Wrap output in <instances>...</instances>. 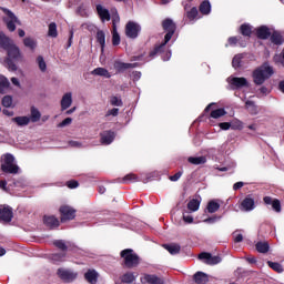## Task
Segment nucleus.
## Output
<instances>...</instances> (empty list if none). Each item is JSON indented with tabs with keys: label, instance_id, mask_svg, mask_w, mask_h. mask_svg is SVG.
Returning <instances> with one entry per match:
<instances>
[{
	"label": "nucleus",
	"instance_id": "60",
	"mask_svg": "<svg viewBox=\"0 0 284 284\" xmlns=\"http://www.w3.org/2000/svg\"><path fill=\"white\" fill-rule=\"evenodd\" d=\"M243 186H244L243 182H236V183H234L233 190H234V192H236L240 189H242Z\"/></svg>",
	"mask_w": 284,
	"mask_h": 284
},
{
	"label": "nucleus",
	"instance_id": "17",
	"mask_svg": "<svg viewBox=\"0 0 284 284\" xmlns=\"http://www.w3.org/2000/svg\"><path fill=\"white\" fill-rule=\"evenodd\" d=\"M135 68H136V63H124L121 61H115L113 63V69H115V72L118 73H122L123 71L132 70Z\"/></svg>",
	"mask_w": 284,
	"mask_h": 284
},
{
	"label": "nucleus",
	"instance_id": "43",
	"mask_svg": "<svg viewBox=\"0 0 284 284\" xmlns=\"http://www.w3.org/2000/svg\"><path fill=\"white\" fill-rule=\"evenodd\" d=\"M110 105H113L115 108H122L123 101L121 100V98L113 95V97H110Z\"/></svg>",
	"mask_w": 284,
	"mask_h": 284
},
{
	"label": "nucleus",
	"instance_id": "23",
	"mask_svg": "<svg viewBox=\"0 0 284 284\" xmlns=\"http://www.w3.org/2000/svg\"><path fill=\"white\" fill-rule=\"evenodd\" d=\"M266 40L271 41L274 45H282V43H284V38H282L280 31H274V33H272V36H268Z\"/></svg>",
	"mask_w": 284,
	"mask_h": 284
},
{
	"label": "nucleus",
	"instance_id": "39",
	"mask_svg": "<svg viewBox=\"0 0 284 284\" xmlns=\"http://www.w3.org/2000/svg\"><path fill=\"white\" fill-rule=\"evenodd\" d=\"M241 40H242V38H240V37H231L227 40V42H229L227 47H234L236 44H240V47L244 48V42H242Z\"/></svg>",
	"mask_w": 284,
	"mask_h": 284
},
{
	"label": "nucleus",
	"instance_id": "11",
	"mask_svg": "<svg viewBox=\"0 0 284 284\" xmlns=\"http://www.w3.org/2000/svg\"><path fill=\"white\" fill-rule=\"evenodd\" d=\"M199 260L204 261V264L210 266L221 264V256H213L212 254L206 252H202L201 254H199Z\"/></svg>",
	"mask_w": 284,
	"mask_h": 284
},
{
	"label": "nucleus",
	"instance_id": "61",
	"mask_svg": "<svg viewBox=\"0 0 284 284\" xmlns=\"http://www.w3.org/2000/svg\"><path fill=\"white\" fill-rule=\"evenodd\" d=\"M217 221V217H207L204 220V223L213 224Z\"/></svg>",
	"mask_w": 284,
	"mask_h": 284
},
{
	"label": "nucleus",
	"instance_id": "7",
	"mask_svg": "<svg viewBox=\"0 0 284 284\" xmlns=\"http://www.w3.org/2000/svg\"><path fill=\"white\" fill-rule=\"evenodd\" d=\"M0 11L6 14V18H2V22L6 23L8 31H16V23H19V18H16V14H13V12L8 8L0 7Z\"/></svg>",
	"mask_w": 284,
	"mask_h": 284
},
{
	"label": "nucleus",
	"instance_id": "59",
	"mask_svg": "<svg viewBox=\"0 0 284 284\" xmlns=\"http://www.w3.org/2000/svg\"><path fill=\"white\" fill-rule=\"evenodd\" d=\"M243 236L242 234L234 233V243H242Z\"/></svg>",
	"mask_w": 284,
	"mask_h": 284
},
{
	"label": "nucleus",
	"instance_id": "64",
	"mask_svg": "<svg viewBox=\"0 0 284 284\" xmlns=\"http://www.w3.org/2000/svg\"><path fill=\"white\" fill-rule=\"evenodd\" d=\"M0 112H2V114H4L6 116H13V111L1 110Z\"/></svg>",
	"mask_w": 284,
	"mask_h": 284
},
{
	"label": "nucleus",
	"instance_id": "48",
	"mask_svg": "<svg viewBox=\"0 0 284 284\" xmlns=\"http://www.w3.org/2000/svg\"><path fill=\"white\" fill-rule=\"evenodd\" d=\"M199 13H202V12L197 11L196 7H193V8H191V11L185 13V17L189 18V20H194V19H196V16Z\"/></svg>",
	"mask_w": 284,
	"mask_h": 284
},
{
	"label": "nucleus",
	"instance_id": "31",
	"mask_svg": "<svg viewBox=\"0 0 284 284\" xmlns=\"http://www.w3.org/2000/svg\"><path fill=\"white\" fill-rule=\"evenodd\" d=\"M164 250H166L170 255H178L180 254V245L179 244H164Z\"/></svg>",
	"mask_w": 284,
	"mask_h": 284
},
{
	"label": "nucleus",
	"instance_id": "18",
	"mask_svg": "<svg viewBox=\"0 0 284 284\" xmlns=\"http://www.w3.org/2000/svg\"><path fill=\"white\" fill-rule=\"evenodd\" d=\"M97 14L100 16V19L102 21H112L115 17L118 18V13H115L113 17H110V11L108 9H104L102 4H97Z\"/></svg>",
	"mask_w": 284,
	"mask_h": 284
},
{
	"label": "nucleus",
	"instance_id": "45",
	"mask_svg": "<svg viewBox=\"0 0 284 284\" xmlns=\"http://www.w3.org/2000/svg\"><path fill=\"white\" fill-rule=\"evenodd\" d=\"M136 183V175L134 173H129L123 176V184Z\"/></svg>",
	"mask_w": 284,
	"mask_h": 284
},
{
	"label": "nucleus",
	"instance_id": "24",
	"mask_svg": "<svg viewBox=\"0 0 284 284\" xmlns=\"http://www.w3.org/2000/svg\"><path fill=\"white\" fill-rule=\"evenodd\" d=\"M121 22V18L115 17L113 18V47L121 44V36H118V31L115 26Z\"/></svg>",
	"mask_w": 284,
	"mask_h": 284
},
{
	"label": "nucleus",
	"instance_id": "50",
	"mask_svg": "<svg viewBox=\"0 0 284 284\" xmlns=\"http://www.w3.org/2000/svg\"><path fill=\"white\" fill-rule=\"evenodd\" d=\"M24 47L29 48V50H34L37 44L32 38H24Z\"/></svg>",
	"mask_w": 284,
	"mask_h": 284
},
{
	"label": "nucleus",
	"instance_id": "12",
	"mask_svg": "<svg viewBox=\"0 0 284 284\" xmlns=\"http://www.w3.org/2000/svg\"><path fill=\"white\" fill-rule=\"evenodd\" d=\"M240 210H242V212H251L255 210V200H253L252 195H247L242 200L240 203Z\"/></svg>",
	"mask_w": 284,
	"mask_h": 284
},
{
	"label": "nucleus",
	"instance_id": "40",
	"mask_svg": "<svg viewBox=\"0 0 284 284\" xmlns=\"http://www.w3.org/2000/svg\"><path fill=\"white\" fill-rule=\"evenodd\" d=\"M245 108L247 110H251V114L255 115V114H258V106H255V102L253 101H245Z\"/></svg>",
	"mask_w": 284,
	"mask_h": 284
},
{
	"label": "nucleus",
	"instance_id": "13",
	"mask_svg": "<svg viewBox=\"0 0 284 284\" xmlns=\"http://www.w3.org/2000/svg\"><path fill=\"white\" fill-rule=\"evenodd\" d=\"M274 34V31H270L268 27L266 26H261L258 28H255V38L262 41H266L268 37H272Z\"/></svg>",
	"mask_w": 284,
	"mask_h": 284
},
{
	"label": "nucleus",
	"instance_id": "33",
	"mask_svg": "<svg viewBox=\"0 0 284 284\" xmlns=\"http://www.w3.org/2000/svg\"><path fill=\"white\" fill-rule=\"evenodd\" d=\"M255 252H258L261 254L268 253V243H266V242L255 243Z\"/></svg>",
	"mask_w": 284,
	"mask_h": 284
},
{
	"label": "nucleus",
	"instance_id": "56",
	"mask_svg": "<svg viewBox=\"0 0 284 284\" xmlns=\"http://www.w3.org/2000/svg\"><path fill=\"white\" fill-rule=\"evenodd\" d=\"M217 128H221V130H223V131H229L231 129V123L221 122L220 124H217Z\"/></svg>",
	"mask_w": 284,
	"mask_h": 284
},
{
	"label": "nucleus",
	"instance_id": "10",
	"mask_svg": "<svg viewBox=\"0 0 284 284\" xmlns=\"http://www.w3.org/2000/svg\"><path fill=\"white\" fill-rule=\"evenodd\" d=\"M59 219H62V223L74 220V209L72 206L62 205L59 206Z\"/></svg>",
	"mask_w": 284,
	"mask_h": 284
},
{
	"label": "nucleus",
	"instance_id": "30",
	"mask_svg": "<svg viewBox=\"0 0 284 284\" xmlns=\"http://www.w3.org/2000/svg\"><path fill=\"white\" fill-rule=\"evenodd\" d=\"M91 75L94 77H104V79H110V72L108 69L104 68H97L93 71H91Z\"/></svg>",
	"mask_w": 284,
	"mask_h": 284
},
{
	"label": "nucleus",
	"instance_id": "46",
	"mask_svg": "<svg viewBox=\"0 0 284 284\" xmlns=\"http://www.w3.org/2000/svg\"><path fill=\"white\" fill-rule=\"evenodd\" d=\"M186 207H189V211L191 212L199 211V200L189 201V204H186Z\"/></svg>",
	"mask_w": 284,
	"mask_h": 284
},
{
	"label": "nucleus",
	"instance_id": "42",
	"mask_svg": "<svg viewBox=\"0 0 284 284\" xmlns=\"http://www.w3.org/2000/svg\"><path fill=\"white\" fill-rule=\"evenodd\" d=\"M266 265L268 268H272V271L277 272V274L282 273V265L280 263L268 261L266 262Z\"/></svg>",
	"mask_w": 284,
	"mask_h": 284
},
{
	"label": "nucleus",
	"instance_id": "35",
	"mask_svg": "<svg viewBox=\"0 0 284 284\" xmlns=\"http://www.w3.org/2000/svg\"><path fill=\"white\" fill-rule=\"evenodd\" d=\"M189 163H191L193 165H203L204 163H206V158H204V156H191V158H189Z\"/></svg>",
	"mask_w": 284,
	"mask_h": 284
},
{
	"label": "nucleus",
	"instance_id": "3",
	"mask_svg": "<svg viewBox=\"0 0 284 284\" xmlns=\"http://www.w3.org/2000/svg\"><path fill=\"white\" fill-rule=\"evenodd\" d=\"M274 74V70L272 67L266 64L258 67L257 69L253 70V83L255 85H263L268 78H272Z\"/></svg>",
	"mask_w": 284,
	"mask_h": 284
},
{
	"label": "nucleus",
	"instance_id": "44",
	"mask_svg": "<svg viewBox=\"0 0 284 284\" xmlns=\"http://www.w3.org/2000/svg\"><path fill=\"white\" fill-rule=\"evenodd\" d=\"M242 64V54L234 55V59L231 60V67L239 69Z\"/></svg>",
	"mask_w": 284,
	"mask_h": 284
},
{
	"label": "nucleus",
	"instance_id": "19",
	"mask_svg": "<svg viewBox=\"0 0 284 284\" xmlns=\"http://www.w3.org/2000/svg\"><path fill=\"white\" fill-rule=\"evenodd\" d=\"M229 84L236 90L248 87L247 79L244 78H231Z\"/></svg>",
	"mask_w": 284,
	"mask_h": 284
},
{
	"label": "nucleus",
	"instance_id": "32",
	"mask_svg": "<svg viewBox=\"0 0 284 284\" xmlns=\"http://www.w3.org/2000/svg\"><path fill=\"white\" fill-rule=\"evenodd\" d=\"M210 1L204 0L202 1L201 4H199V9H196V11L201 12L202 14L206 16L210 14Z\"/></svg>",
	"mask_w": 284,
	"mask_h": 284
},
{
	"label": "nucleus",
	"instance_id": "57",
	"mask_svg": "<svg viewBox=\"0 0 284 284\" xmlns=\"http://www.w3.org/2000/svg\"><path fill=\"white\" fill-rule=\"evenodd\" d=\"M183 222H184L185 224H191V223H193V216H191V215H183Z\"/></svg>",
	"mask_w": 284,
	"mask_h": 284
},
{
	"label": "nucleus",
	"instance_id": "51",
	"mask_svg": "<svg viewBox=\"0 0 284 284\" xmlns=\"http://www.w3.org/2000/svg\"><path fill=\"white\" fill-rule=\"evenodd\" d=\"M38 68L40 72H45V60H43L42 57H38Z\"/></svg>",
	"mask_w": 284,
	"mask_h": 284
},
{
	"label": "nucleus",
	"instance_id": "34",
	"mask_svg": "<svg viewBox=\"0 0 284 284\" xmlns=\"http://www.w3.org/2000/svg\"><path fill=\"white\" fill-rule=\"evenodd\" d=\"M121 283H123V284L134 283V273L126 272L125 274L121 275Z\"/></svg>",
	"mask_w": 284,
	"mask_h": 284
},
{
	"label": "nucleus",
	"instance_id": "14",
	"mask_svg": "<svg viewBox=\"0 0 284 284\" xmlns=\"http://www.w3.org/2000/svg\"><path fill=\"white\" fill-rule=\"evenodd\" d=\"M114 140H115V132L106 130L100 133V143L102 145H110Z\"/></svg>",
	"mask_w": 284,
	"mask_h": 284
},
{
	"label": "nucleus",
	"instance_id": "25",
	"mask_svg": "<svg viewBox=\"0 0 284 284\" xmlns=\"http://www.w3.org/2000/svg\"><path fill=\"white\" fill-rule=\"evenodd\" d=\"M240 34L250 39V37L253 36V27L247 23H242V26H240Z\"/></svg>",
	"mask_w": 284,
	"mask_h": 284
},
{
	"label": "nucleus",
	"instance_id": "29",
	"mask_svg": "<svg viewBox=\"0 0 284 284\" xmlns=\"http://www.w3.org/2000/svg\"><path fill=\"white\" fill-rule=\"evenodd\" d=\"M59 32L57 31V22L48 23V38L57 39Z\"/></svg>",
	"mask_w": 284,
	"mask_h": 284
},
{
	"label": "nucleus",
	"instance_id": "47",
	"mask_svg": "<svg viewBox=\"0 0 284 284\" xmlns=\"http://www.w3.org/2000/svg\"><path fill=\"white\" fill-rule=\"evenodd\" d=\"M97 43H100V47L104 50V31H97Z\"/></svg>",
	"mask_w": 284,
	"mask_h": 284
},
{
	"label": "nucleus",
	"instance_id": "52",
	"mask_svg": "<svg viewBox=\"0 0 284 284\" xmlns=\"http://www.w3.org/2000/svg\"><path fill=\"white\" fill-rule=\"evenodd\" d=\"M71 123H72V119L71 118H67V119L62 120V122H59L57 128H59V129L65 128V126L70 125Z\"/></svg>",
	"mask_w": 284,
	"mask_h": 284
},
{
	"label": "nucleus",
	"instance_id": "28",
	"mask_svg": "<svg viewBox=\"0 0 284 284\" xmlns=\"http://www.w3.org/2000/svg\"><path fill=\"white\" fill-rule=\"evenodd\" d=\"M40 111L37 110V108H29V116H27V119H31L32 123H37L38 121H40Z\"/></svg>",
	"mask_w": 284,
	"mask_h": 284
},
{
	"label": "nucleus",
	"instance_id": "2",
	"mask_svg": "<svg viewBox=\"0 0 284 284\" xmlns=\"http://www.w3.org/2000/svg\"><path fill=\"white\" fill-rule=\"evenodd\" d=\"M161 29L164 30V32H166V34H164V41L155 44V47H153V50H151V52L148 53V58H155L159 54L164 53V51L166 50V43H169V41L172 40V36H174V31L178 30V26L174 24V22L172 21V19H164L163 21H161Z\"/></svg>",
	"mask_w": 284,
	"mask_h": 284
},
{
	"label": "nucleus",
	"instance_id": "5",
	"mask_svg": "<svg viewBox=\"0 0 284 284\" xmlns=\"http://www.w3.org/2000/svg\"><path fill=\"white\" fill-rule=\"evenodd\" d=\"M121 258H123V266L128 270H132L140 265V256L136 255L132 248L121 251Z\"/></svg>",
	"mask_w": 284,
	"mask_h": 284
},
{
	"label": "nucleus",
	"instance_id": "36",
	"mask_svg": "<svg viewBox=\"0 0 284 284\" xmlns=\"http://www.w3.org/2000/svg\"><path fill=\"white\" fill-rule=\"evenodd\" d=\"M145 283L148 284H164V281H161L159 276L155 275H145Z\"/></svg>",
	"mask_w": 284,
	"mask_h": 284
},
{
	"label": "nucleus",
	"instance_id": "8",
	"mask_svg": "<svg viewBox=\"0 0 284 284\" xmlns=\"http://www.w3.org/2000/svg\"><path fill=\"white\" fill-rule=\"evenodd\" d=\"M57 276H59V280H62L64 283H72L78 278V273L72 272V270L59 268L57 270Z\"/></svg>",
	"mask_w": 284,
	"mask_h": 284
},
{
	"label": "nucleus",
	"instance_id": "41",
	"mask_svg": "<svg viewBox=\"0 0 284 284\" xmlns=\"http://www.w3.org/2000/svg\"><path fill=\"white\" fill-rule=\"evenodd\" d=\"M222 116H225L224 109H215L212 112H210V118L212 119H221Z\"/></svg>",
	"mask_w": 284,
	"mask_h": 284
},
{
	"label": "nucleus",
	"instance_id": "37",
	"mask_svg": "<svg viewBox=\"0 0 284 284\" xmlns=\"http://www.w3.org/2000/svg\"><path fill=\"white\" fill-rule=\"evenodd\" d=\"M217 210H221V204H217L215 201H210L207 203V213L213 214L217 212Z\"/></svg>",
	"mask_w": 284,
	"mask_h": 284
},
{
	"label": "nucleus",
	"instance_id": "9",
	"mask_svg": "<svg viewBox=\"0 0 284 284\" xmlns=\"http://www.w3.org/2000/svg\"><path fill=\"white\" fill-rule=\"evenodd\" d=\"M141 30L142 28L140 27L139 23L134 21L126 22L125 34L128 39H132V40L136 39V37L140 36Z\"/></svg>",
	"mask_w": 284,
	"mask_h": 284
},
{
	"label": "nucleus",
	"instance_id": "26",
	"mask_svg": "<svg viewBox=\"0 0 284 284\" xmlns=\"http://www.w3.org/2000/svg\"><path fill=\"white\" fill-rule=\"evenodd\" d=\"M16 125L18 126H27L29 123H32V119L27 118V116H16L13 119H10Z\"/></svg>",
	"mask_w": 284,
	"mask_h": 284
},
{
	"label": "nucleus",
	"instance_id": "27",
	"mask_svg": "<svg viewBox=\"0 0 284 284\" xmlns=\"http://www.w3.org/2000/svg\"><path fill=\"white\" fill-rule=\"evenodd\" d=\"M62 111H67V109H70V106L72 105V93H64V95H62Z\"/></svg>",
	"mask_w": 284,
	"mask_h": 284
},
{
	"label": "nucleus",
	"instance_id": "38",
	"mask_svg": "<svg viewBox=\"0 0 284 284\" xmlns=\"http://www.w3.org/2000/svg\"><path fill=\"white\" fill-rule=\"evenodd\" d=\"M10 88V82H8V78L0 77V94H4V91Z\"/></svg>",
	"mask_w": 284,
	"mask_h": 284
},
{
	"label": "nucleus",
	"instance_id": "20",
	"mask_svg": "<svg viewBox=\"0 0 284 284\" xmlns=\"http://www.w3.org/2000/svg\"><path fill=\"white\" fill-rule=\"evenodd\" d=\"M264 204L271 205L272 206V211H274V213L282 212V206L280 204V200L272 199L270 196H264Z\"/></svg>",
	"mask_w": 284,
	"mask_h": 284
},
{
	"label": "nucleus",
	"instance_id": "53",
	"mask_svg": "<svg viewBox=\"0 0 284 284\" xmlns=\"http://www.w3.org/2000/svg\"><path fill=\"white\" fill-rule=\"evenodd\" d=\"M67 189H70V190H73V189H78V181H74V180H70V181H67Z\"/></svg>",
	"mask_w": 284,
	"mask_h": 284
},
{
	"label": "nucleus",
	"instance_id": "55",
	"mask_svg": "<svg viewBox=\"0 0 284 284\" xmlns=\"http://www.w3.org/2000/svg\"><path fill=\"white\" fill-rule=\"evenodd\" d=\"M109 116H118V109H110L108 110V113H104V118H109Z\"/></svg>",
	"mask_w": 284,
	"mask_h": 284
},
{
	"label": "nucleus",
	"instance_id": "22",
	"mask_svg": "<svg viewBox=\"0 0 284 284\" xmlns=\"http://www.w3.org/2000/svg\"><path fill=\"white\" fill-rule=\"evenodd\" d=\"M98 277H99V274L94 270H89L88 272H85V274H83V278L89 284H97Z\"/></svg>",
	"mask_w": 284,
	"mask_h": 284
},
{
	"label": "nucleus",
	"instance_id": "21",
	"mask_svg": "<svg viewBox=\"0 0 284 284\" xmlns=\"http://www.w3.org/2000/svg\"><path fill=\"white\" fill-rule=\"evenodd\" d=\"M210 282V276L204 272L193 273V284H206Z\"/></svg>",
	"mask_w": 284,
	"mask_h": 284
},
{
	"label": "nucleus",
	"instance_id": "16",
	"mask_svg": "<svg viewBox=\"0 0 284 284\" xmlns=\"http://www.w3.org/2000/svg\"><path fill=\"white\" fill-rule=\"evenodd\" d=\"M13 220V210L10 206H4L0 209V221L2 223H10Z\"/></svg>",
	"mask_w": 284,
	"mask_h": 284
},
{
	"label": "nucleus",
	"instance_id": "62",
	"mask_svg": "<svg viewBox=\"0 0 284 284\" xmlns=\"http://www.w3.org/2000/svg\"><path fill=\"white\" fill-rule=\"evenodd\" d=\"M245 261H247V264H255L256 263L255 256L246 257Z\"/></svg>",
	"mask_w": 284,
	"mask_h": 284
},
{
	"label": "nucleus",
	"instance_id": "1",
	"mask_svg": "<svg viewBox=\"0 0 284 284\" xmlns=\"http://www.w3.org/2000/svg\"><path fill=\"white\" fill-rule=\"evenodd\" d=\"M0 49L8 52V58H6L8 70H10V72H16V62L21 60V52L19 51V47H16L13 43H11L10 38L4 36L2 31H0Z\"/></svg>",
	"mask_w": 284,
	"mask_h": 284
},
{
	"label": "nucleus",
	"instance_id": "4",
	"mask_svg": "<svg viewBox=\"0 0 284 284\" xmlns=\"http://www.w3.org/2000/svg\"><path fill=\"white\" fill-rule=\"evenodd\" d=\"M53 246L59 248V251H62V253H57L52 255L53 261L64 262L67 260V252L74 251V244L64 240L53 241Z\"/></svg>",
	"mask_w": 284,
	"mask_h": 284
},
{
	"label": "nucleus",
	"instance_id": "49",
	"mask_svg": "<svg viewBox=\"0 0 284 284\" xmlns=\"http://www.w3.org/2000/svg\"><path fill=\"white\" fill-rule=\"evenodd\" d=\"M13 104V98L10 95L2 97V108H10Z\"/></svg>",
	"mask_w": 284,
	"mask_h": 284
},
{
	"label": "nucleus",
	"instance_id": "58",
	"mask_svg": "<svg viewBox=\"0 0 284 284\" xmlns=\"http://www.w3.org/2000/svg\"><path fill=\"white\" fill-rule=\"evenodd\" d=\"M8 83H12L13 85H16L18 88L21 87L19 79H17V78H10V81H8Z\"/></svg>",
	"mask_w": 284,
	"mask_h": 284
},
{
	"label": "nucleus",
	"instance_id": "63",
	"mask_svg": "<svg viewBox=\"0 0 284 284\" xmlns=\"http://www.w3.org/2000/svg\"><path fill=\"white\" fill-rule=\"evenodd\" d=\"M277 89L284 94V80L280 81V83L277 84Z\"/></svg>",
	"mask_w": 284,
	"mask_h": 284
},
{
	"label": "nucleus",
	"instance_id": "15",
	"mask_svg": "<svg viewBox=\"0 0 284 284\" xmlns=\"http://www.w3.org/2000/svg\"><path fill=\"white\" fill-rule=\"evenodd\" d=\"M59 223H61V217L57 219V216L53 215L43 216V224L50 230L59 227Z\"/></svg>",
	"mask_w": 284,
	"mask_h": 284
},
{
	"label": "nucleus",
	"instance_id": "54",
	"mask_svg": "<svg viewBox=\"0 0 284 284\" xmlns=\"http://www.w3.org/2000/svg\"><path fill=\"white\" fill-rule=\"evenodd\" d=\"M180 176H183V171H178L174 175H170L171 182H178L180 180Z\"/></svg>",
	"mask_w": 284,
	"mask_h": 284
},
{
	"label": "nucleus",
	"instance_id": "6",
	"mask_svg": "<svg viewBox=\"0 0 284 284\" xmlns=\"http://www.w3.org/2000/svg\"><path fill=\"white\" fill-rule=\"evenodd\" d=\"M14 158L12 154L8 153L6 155H2V164L0 165V170L2 173L7 174H18L19 173V166L13 164Z\"/></svg>",
	"mask_w": 284,
	"mask_h": 284
}]
</instances>
